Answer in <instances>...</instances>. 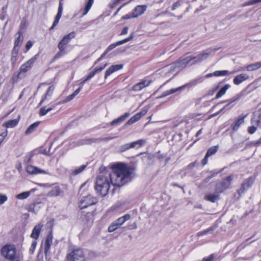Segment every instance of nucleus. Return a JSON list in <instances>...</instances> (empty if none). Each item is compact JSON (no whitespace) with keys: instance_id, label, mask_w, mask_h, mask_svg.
Wrapping results in <instances>:
<instances>
[{"instance_id":"nucleus-31","label":"nucleus","mask_w":261,"mask_h":261,"mask_svg":"<svg viewBox=\"0 0 261 261\" xmlns=\"http://www.w3.org/2000/svg\"><path fill=\"white\" fill-rule=\"evenodd\" d=\"M39 122H36L33 124H32L31 125L29 126V127L26 129L25 132V134L26 135H28L32 133L36 128L38 127L39 125Z\"/></svg>"},{"instance_id":"nucleus-32","label":"nucleus","mask_w":261,"mask_h":261,"mask_svg":"<svg viewBox=\"0 0 261 261\" xmlns=\"http://www.w3.org/2000/svg\"><path fill=\"white\" fill-rule=\"evenodd\" d=\"M217 193H214L213 194H210L206 195L205 196V199L212 202H215L216 201L218 200L219 199V195L218 194L219 193L217 192Z\"/></svg>"},{"instance_id":"nucleus-27","label":"nucleus","mask_w":261,"mask_h":261,"mask_svg":"<svg viewBox=\"0 0 261 261\" xmlns=\"http://www.w3.org/2000/svg\"><path fill=\"white\" fill-rule=\"evenodd\" d=\"M129 116V113L128 112L125 113L124 115L121 116L120 117L117 119L113 120L111 122V125H116L120 123L122 121H123L125 119H126Z\"/></svg>"},{"instance_id":"nucleus-12","label":"nucleus","mask_w":261,"mask_h":261,"mask_svg":"<svg viewBox=\"0 0 261 261\" xmlns=\"http://www.w3.org/2000/svg\"><path fill=\"white\" fill-rule=\"evenodd\" d=\"M145 142L144 140H139L132 143H127L120 147V150L122 152L125 151L130 148L139 147Z\"/></svg>"},{"instance_id":"nucleus-8","label":"nucleus","mask_w":261,"mask_h":261,"mask_svg":"<svg viewBox=\"0 0 261 261\" xmlns=\"http://www.w3.org/2000/svg\"><path fill=\"white\" fill-rule=\"evenodd\" d=\"M232 180V176H228L222 182L218 183L216 185V191L218 193H221L224 190L228 189L230 186Z\"/></svg>"},{"instance_id":"nucleus-54","label":"nucleus","mask_w":261,"mask_h":261,"mask_svg":"<svg viewBox=\"0 0 261 261\" xmlns=\"http://www.w3.org/2000/svg\"><path fill=\"white\" fill-rule=\"evenodd\" d=\"M128 27H124L121 33L120 34V35H124L125 34H127L128 33Z\"/></svg>"},{"instance_id":"nucleus-9","label":"nucleus","mask_w":261,"mask_h":261,"mask_svg":"<svg viewBox=\"0 0 261 261\" xmlns=\"http://www.w3.org/2000/svg\"><path fill=\"white\" fill-rule=\"evenodd\" d=\"M75 34L74 32H72L68 35H65L58 44V47L59 49L66 50L67 44L72 39L75 37Z\"/></svg>"},{"instance_id":"nucleus-58","label":"nucleus","mask_w":261,"mask_h":261,"mask_svg":"<svg viewBox=\"0 0 261 261\" xmlns=\"http://www.w3.org/2000/svg\"><path fill=\"white\" fill-rule=\"evenodd\" d=\"M213 74H214V72L213 73H208L204 76V78L205 79V78H209L210 77H212V76H214Z\"/></svg>"},{"instance_id":"nucleus-37","label":"nucleus","mask_w":261,"mask_h":261,"mask_svg":"<svg viewBox=\"0 0 261 261\" xmlns=\"http://www.w3.org/2000/svg\"><path fill=\"white\" fill-rule=\"evenodd\" d=\"M31 192L30 191H25L22 193H19L16 195V198L18 199L23 200L27 198L30 195Z\"/></svg>"},{"instance_id":"nucleus-62","label":"nucleus","mask_w":261,"mask_h":261,"mask_svg":"<svg viewBox=\"0 0 261 261\" xmlns=\"http://www.w3.org/2000/svg\"><path fill=\"white\" fill-rule=\"evenodd\" d=\"M88 80H86V78L85 77V79H84L80 83V85H81V86H82L87 81H88ZM82 88V87H81Z\"/></svg>"},{"instance_id":"nucleus-29","label":"nucleus","mask_w":261,"mask_h":261,"mask_svg":"<svg viewBox=\"0 0 261 261\" xmlns=\"http://www.w3.org/2000/svg\"><path fill=\"white\" fill-rule=\"evenodd\" d=\"M230 87V85L229 84H226L222 88H221L219 91L218 92L217 95H216L215 98L218 99L223 96L225 93L226 91Z\"/></svg>"},{"instance_id":"nucleus-59","label":"nucleus","mask_w":261,"mask_h":261,"mask_svg":"<svg viewBox=\"0 0 261 261\" xmlns=\"http://www.w3.org/2000/svg\"><path fill=\"white\" fill-rule=\"evenodd\" d=\"M102 140V139H95L91 140V142L97 143V142H99Z\"/></svg>"},{"instance_id":"nucleus-5","label":"nucleus","mask_w":261,"mask_h":261,"mask_svg":"<svg viewBox=\"0 0 261 261\" xmlns=\"http://www.w3.org/2000/svg\"><path fill=\"white\" fill-rule=\"evenodd\" d=\"M204 76H199L197 78L195 79L194 80L191 81L190 83L188 84H186L182 86L179 87L177 88L171 89L169 90L166 91L164 93L163 96H166L169 95L170 94H173L178 91H180L184 88H185L186 86L189 85L194 86L196 85L198 83H200L202 82L204 80Z\"/></svg>"},{"instance_id":"nucleus-43","label":"nucleus","mask_w":261,"mask_h":261,"mask_svg":"<svg viewBox=\"0 0 261 261\" xmlns=\"http://www.w3.org/2000/svg\"><path fill=\"white\" fill-rule=\"evenodd\" d=\"M85 168V165H82L79 167L77 169L74 170L72 171V174L73 175H76L79 174V173H81L84 169Z\"/></svg>"},{"instance_id":"nucleus-14","label":"nucleus","mask_w":261,"mask_h":261,"mask_svg":"<svg viewBox=\"0 0 261 261\" xmlns=\"http://www.w3.org/2000/svg\"><path fill=\"white\" fill-rule=\"evenodd\" d=\"M147 6L144 5H138L135 7L132 12V17L137 18L142 15L146 10Z\"/></svg>"},{"instance_id":"nucleus-21","label":"nucleus","mask_w":261,"mask_h":261,"mask_svg":"<svg viewBox=\"0 0 261 261\" xmlns=\"http://www.w3.org/2000/svg\"><path fill=\"white\" fill-rule=\"evenodd\" d=\"M248 78L249 76L247 74L242 73L236 76L233 79V82L235 85H240L242 82H243L244 81L248 80Z\"/></svg>"},{"instance_id":"nucleus-60","label":"nucleus","mask_w":261,"mask_h":261,"mask_svg":"<svg viewBox=\"0 0 261 261\" xmlns=\"http://www.w3.org/2000/svg\"><path fill=\"white\" fill-rule=\"evenodd\" d=\"M41 204V203H39V202L35 203L34 205V209L36 208L37 207H40Z\"/></svg>"},{"instance_id":"nucleus-3","label":"nucleus","mask_w":261,"mask_h":261,"mask_svg":"<svg viewBox=\"0 0 261 261\" xmlns=\"http://www.w3.org/2000/svg\"><path fill=\"white\" fill-rule=\"evenodd\" d=\"M192 59L190 56L183 57L180 58L177 62L171 64L168 68L170 72L178 71L186 67L188 65H191Z\"/></svg>"},{"instance_id":"nucleus-39","label":"nucleus","mask_w":261,"mask_h":261,"mask_svg":"<svg viewBox=\"0 0 261 261\" xmlns=\"http://www.w3.org/2000/svg\"><path fill=\"white\" fill-rule=\"evenodd\" d=\"M218 148V146H213L209 148L206 153V157H209L211 155L215 154L217 151Z\"/></svg>"},{"instance_id":"nucleus-55","label":"nucleus","mask_w":261,"mask_h":261,"mask_svg":"<svg viewBox=\"0 0 261 261\" xmlns=\"http://www.w3.org/2000/svg\"><path fill=\"white\" fill-rule=\"evenodd\" d=\"M212 230H213L212 228H210V229L203 230V231H202L201 232H199V234L200 235L206 234L208 233V232H209L210 231H212Z\"/></svg>"},{"instance_id":"nucleus-56","label":"nucleus","mask_w":261,"mask_h":261,"mask_svg":"<svg viewBox=\"0 0 261 261\" xmlns=\"http://www.w3.org/2000/svg\"><path fill=\"white\" fill-rule=\"evenodd\" d=\"M132 17V13L131 14H126L122 17V19H128Z\"/></svg>"},{"instance_id":"nucleus-38","label":"nucleus","mask_w":261,"mask_h":261,"mask_svg":"<svg viewBox=\"0 0 261 261\" xmlns=\"http://www.w3.org/2000/svg\"><path fill=\"white\" fill-rule=\"evenodd\" d=\"M93 2H94V0H88V1L87 3L86 6L85 7L84 12L83 13V16H84L87 14V13L89 12V10L91 9V8L93 4Z\"/></svg>"},{"instance_id":"nucleus-64","label":"nucleus","mask_w":261,"mask_h":261,"mask_svg":"<svg viewBox=\"0 0 261 261\" xmlns=\"http://www.w3.org/2000/svg\"><path fill=\"white\" fill-rule=\"evenodd\" d=\"M102 60L101 58H100V57H99L98 59H97V60L94 63V65L96 64L98 62H99L100 61H101Z\"/></svg>"},{"instance_id":"nucleus-45","label":"nucleus","mask_w":261,"mask_h":261,"mask_svg":"<svg viewBox=\"0 0 261 261\" xmlns=\"http://www.w3.org/2000/svg\"><path fill=\"white\" fill-rule=\"evenodd\" d=\"M66 53V50H61L59 49V51L57 53V54L55 55L54 58L55 59H58L60 57L64 56Z\"/></svg>"},{"instance_id":"nucleus-42","label":"nucleus","mask_w":261,"mask_h":261,"mask_svg":"<svg viewBox=\"0 0 261 261\" xmlns=\"http://www.w3.org/2000/svg\"><path fill=\"white\" fill-rule=\"evenodd\" d=\"M53 109V108H49L47 109H45V107H43L40 109L39 111V114L40 116H44L46 115L48 112L51 111Z\"/></svg>"},{"instance_id":"nucleus-17","label":"nucleus","mask_w":261,"mask_h":261,"mask_svg":"<svg viewBox=\"0 0 261 261\" xmlns=\"http://www.w3.org/2000/svg\"><path fill=\"white\" fill-rule=\"evenodd\" d=\"M62 191L60 187L58 185H54L51 188L50 191L47 193V195L50 197H57L60 196Z\"/></svg>"},{"instance_id":"nucleus-48","label":"nucleus","mask_w":261,"mask_h":261,"mask_svg":"<svg viewBox=\"0 0 261 261\" xmlns=\"http://www.w3.org/2000/svg\"><path fill=\"white\" fill-rule=\"evenodd\" d=\"M257 128V126L252 125V126L248 127V132L250 134H253L256 132Z\"/></svg>"},{"instance_id":"nucleus-13","label":"nucleus","mask_w":261,"mask_h":261,"mask_svg":"<svg viewBox=\"0 0 261 261\" xmlns=\"http://www.w3.org/2000/svg\"><path fill=\"white\" fill-rule=\"evenodd\" d=\"M27 172L31 175H35L38 174H48L47 171L38 168L35 166H33L32 165H29L27 167Z\"/></svg>"},{"instance_id":"nucleus-46","label":"nucleus","mask_w":261,"mask_h":261,"mask_svg":"<svg viewBox=\"0 0 261 261\" xmlns=\"http://www.w3.org/2000/svg\"><path fill=\"white\" fill-rule=\"evenodd\" d=\"M37 245L36 240H34L32 242L31 246L30 248L29 251L31 254H33L35 250Z\"/></svg>"},{"instance_id":"nucleus-52","label":"nucleus","mask_w":261,"mask_h":261,"mask_svg":"<svg viewBox=\"0 0 261 261\" xmlns=\"http://www.w3.org/2000/svg\"><path fill=\"white\" fill-rule=\"evenodd\" d=\"M32 46H33L32 42L31 41H28L25 45V49H26L27 51H28Z\"/></svg>"},{"instance_id":"nucleus-24","label":"nucleus","mask_w":261,"mask_h":261,"mask_svg":"<svg viewBox=\"0 0 261 261\" xmlns=\"http://www.w3.org/2000/svg\"><path fill=\"white\" fill-rule=\"evenodd\" d=\"M53 242V236L51 234H48L45 241L44 244V252L46 254L49 250L50 246Z\"/></svg>"},{"instance_id":"nucleus-53","label":"nucleus","mask_w":261,"mask_h":261,"mask_svg":"<svg viewBox=\"0 0 261 261\" xmlns=\"http://www.w3.org/2000/svg\"><path fill=\"white\" fill-rule=\"evenodd\" d=\"M251 144L254 146H257L259 145L260 144H261V138H260L259 139H258L257 141L252 142Z\"/></svg>"},{"instance_id":"nucleus-11","label":"nucleus","mask_w":261,"mask_h":261,"mask_svg":"<svg viewBox=\"0 0 261 261\" xmlns=\"http://www.w3.org/2000/svg\"><path fill=\"white\" fill-rule=\"evenodd\" d=\"M37 59V55H35L25 63L23 64L19 68V73H25L29 71L32 67Z\"/></svg>"},{"instance_id":"nucleus-41","label":"nucleus","mask_w":261,"mask_h":261,"mask_svg":"<svg viewBox=\"0 0 261 261\" xmlns=\"http://www.w3.org/2000/svg\"><path fill=\"white\" fill-rule=\"evenodd\" d=\"M134 36H135V33L134 32H132L130 35L128 37L123 39V40H122L121 41H118V44H123L125 43H126L128 41H129L130 40H131L134 37Z\"/></svg>"},{"instance_id":"nucleus-44","label":"nucleus","mask_w":261,"mask_h":261,"mask_svg":"<svg viewBox=\"0 0 261 261\" xmlns=\"http://www.w3.org/2000/svg\"><path fill=\"white\" fill-rule=\"evenodd\" d=\"M260 2L261 0H250L244 3L243 6H251Z\"/></svg>"},{"instance_id":"nucleus-35","label":"nucleus","mask_w":261,"mask_h":261,"mask_svg":"<svg viewBox=\"0 0 261 261\" xmlns=\"http://www.w3.org/2000/svg\"><path fill=\"white\" fill-rule=\"evenodd\" d=\"M81 90V87L77 89L72 94L67 96L64 100V102H67L71 100L76 95H77Z\"/></svg>"},{"instance_id":"nucleus-30","label":"nucleus","mask_w":261,"mask_h":261,"mask_svg":"<svg viewBox=\"0 0 261 261\" xmlns=\"http://www.w3.org/2000/svg\"><path fill=\"white\" fill-rule=\"evenodd\" d=\"M19 49L18 48H13L11 53V62L12 64V65H14L16 62L17 61L18 59V54Z\"/></svg>"},{"instance_id":"nucleus-49","label":"nucleus","mask_w":261,"mask_h":261,"mask_svg":"<svg viewBox=\"0 0 261 261\" xmlns=\"http://www.w3.org/2000/svg\"><path fill=\"white\" fill-rule=\"evenodd\" d=\"M119 45H120V44H118V41L116 42L115 43H113V44H111V45H110L106 49V51H108V53L112 49H114V48H115L117 46H119Z\"/></svg>"},{"instance_id":"nucleus-51","label":"nucleus","mask_w":261,"mask_h":261,"mask_svg":"<svg viewBox=\"0 0 261 261\" xmlns=\"http://www.w3.org/2000/svg\"><path fill=\"white\" fill-rule=\"evenodd\" d=\"M148 109L144 108L142 110V111L139 113H138L140 115V117H142L143 116H144L147 112Z\"/></svg>"},{"instance_id":"nucleus-26","label":"nucleus","mask_w":261,"mask_h":261,"mask_svg":"<svg viewBox=\"0 0 261 261\" xmlns=\"http://www.w3.org/2000/svg\"><path fill=\"white\" fill-rule=\"evenodd\" d=\"M107 63H106L103 66L95 68L92 71L90 72L89 74L86 77V80H89L93 77L97 72H99L102 71L107 66Z\"/></svg>"},{"instance_id":"nucleus-16","label":"nucleus","mask_w":261,"mask_h":261,"mask_svg":"<svg viewBox=\"0 0 261 261\" xmlns=\"http://www.w3.org/2000/svg\"><path fill=\"white\" fill-rule=\"evenodd\" d=\"M62 11H63V4L62 3L61 0H60L59 2V8H58V13L56 16L55 20L52 26L50 28V30H53L55 27V26L57 25V24L58 23L59 21L62 16Z\"/></svg>"},{"instance_id":"nucleus-33","label":"nucleus","mask_w":261,"mask_h":261,"mask_svg":"<svg viewBox=\"0 0 261 261\" xmlns=\"http://www.w3.org/2000/svg\"><path fill=\"white\" fill-rule=\"evenodd\" d=\"M234 73V71L230 72L228 70H220V71H216L214 72V76H225L227 75L230 74H233Z\"/></svg>"},{"instance_id":"nucleus-50","label":"nucleus","mask_w":261,"mask_h":261,"mask_svg":"<svg viewBox=\"0 0 261 261\" xmlns=\"http://www.w3.org/2000/svg\"><path fill=\"white\" fill-rule=\"evenodd\" d=\"M214 258V254H211L209 256L203 258L202 261H213Z\"/></svg>"},{"instance_id":"nucleus-1","label":"nucleus","mask_w":261,"mask_h":261,"mask_svg":"<svg viewBox=\"0 0 261 261\" xmlns=\"http://www.w3.org/2000/svg\"><path fill=\"white\" fill-rule=\"evenodd\" d=\"M111 169L112 172L108 175L101 174L97 177L95 189L102 196L107 194L111 184L120 187L130 180L131 173L125 165L115 164L111 166Z\"/></svg>"},{"instance_id":"nucleus-4","label":"nucleus","mask_w":261,"mask_h":261,"mask_svg":"<svg viewBox=\"0 0 261 261\" xmlns=\"http://www.w3.org/2000/svg\"><path fill=\"white\" fill-rule=\"evenodd\" d=\"M66 259L67 261H84L85 254L83 251L79 248L69 249Z\"/></svg>"},{"instance_id":"nucleus-40","label":"nucleus","mask_w":261,"mask_h":261,"mask_svg":"<svg viewBox=\"0 0 261 261\" xmlns=\"http://www.w3.org/2000/svg\"><path fill=\"white\" fill-rule=\"evenodd\" d=\"M251 123L252 125L258 126L260 123V118L258 116H255V115L252 117L251 119Z\"/></svg>"},{"instance_id":"nucleus-7","label":"nucleus","mask_w":261,"mask_h":261,"mask_svg":"<svg viewBox=\"0 0 261 261\" xmlns=\"http://www.w3.org/2000/svg\"><path fill=\"white\" fill-rule=\"evenodd\" d=\"M96 202L95 198L91 195L83 197L79 202V207L81 209L86 208L87 207L93 205Z\"/></svg>"},{"instance_id":"nucleus-28","label":"nucleus","mask_w":261,"mask_h":261,"mask_svg":"<svg viewBox=\"0 0 261 261\" xmlns=\"http://www.w3.org/2000/svg\"><path fill=\"white\" fill-rule=\"evenodd\" d=\"M246 117V115H241L238 118L236 122L233 126V130H237L239 127L244 122V119Z\"/></svg>"},{"instance_id":"nucleus-2","label":"nucleus","mask_w":261,"mask_h":261,"mask_svg":"<svg viewBox=\"0 0 261 261\" xmlns=\"http://www.w3.org/2000/svg\"><path fill=\"white\" fill-rule=\"evenodd\" d=\"M2 256L9 261H21L22 257L13 244H6L1 250Z\"/></svg>"},{"instance_id":"nucleus-6","label":"nucleus","mask_w":261,"mask_h":261,"mask_svg":"<svg viewBox=\"0 0 261 261\" xmlns=\"http://www.w3.org/2000/svg\"><path fill=\"white\" fill-rule=\"evenodd\" d=\"M130 218V216L129 214H125L123 216L119 218L114 222H113L108 227L109 232H113L114 231L120 227L125 222L128 220Z\"/></svg>"},{"instance_id":"nucleus-20","label":"nucleus","mask_w":261,"mask_h":261,"mask_svg":"<svg viewBox=\"0 0 261 261\" xmlns=\"http://www.w3.org/2000/svg\"><path fill=\"white\" fill-rule=\"evenodd\" d=\"M244 92L242 91L240 93L237 94L236 95H235L234 97H232L231 99L226 100V101L228 102V104L224 106L222 109H221L220 111H223L224 110L228 109V107L230 104L239 100L241 97H242L244 96Z\"/></svg>"},{"instance_id":"nucleus-18","label":"nucleus","mask_w":261,"mask_h":261,"mask_svg":"<svg viewBox=\"0 0 261 261\" xmlns=\"http://www.w3.org/2000/svg\"><path fill=\"white\" fill-rule=\"evenodd\" d=\"M123 66L122 65H115L111 66L105 72V79H107L108 76L110 75L111 74L115 71H117L122 68Z\"/></svg>"},{"instance_id":"nucleus-19","label":"nucleus","mask_w":261,"mask_h":261,"mask_svg":"<svg viewBox=\"0 0 261 261\" xmlns=\"http://www.w3.org/2000/svg\"><path fill=\"white\" fill-rule=\"evenodd\" d=\"M42 227L43 225L41 224H39L37 225H36L32 230L31 237L35 240H36L40 235Z\"/></svg>"},{"instance_id":"nucleus-22","label":"nucleus","mask_w":261,"mask_h":261,"mask_svg":"<svg viewBox=\"0 0 261 261\" xmlns=\"http://www.w3.org/2000/svg\"><path fill=\"white\" fill-rule=\"evenodd\" d=\"M20 119V116L18 117L17 118L13 119V120H10L8 121H6L5 123L3 124V126L6 127V128H13L16 126L19 121Z\"/></svg>"},{"instance_id":"nucleus-47","label":"nucleus","mask_w":261,"mask_h":261,"mask_svg":"<svg viewBox=\"0 0 261 261\" xmlns=\"http://www.w3.org/2000/svg\"><path fill=\"white\" fill-rule=\"evenodd\" d=\"M8 200V197L6 195L0 194V205L3 204Z\"/></svg>"},{"instance_id":"nucleus-63","label":"nucleus","mask_w":261,"mask_h":261,"mask_svg":"<svg viewBox=\"0 0 261 261\" xmlns=\"http://www.w3.org/2000/svg\"><path fill=\"white\" fill-rule=\"evenodd\" d=\"M108 53V51L105 50L104 51V53L101 55V56L100 57V58L102 59L104 58V57L105 56V55Z\"/></svg>"},{"instance_id":"nucleus-36","label":"nucleus","mask_w":261,"mask_h":261,"mask_svg":"<svg viewBox=\"0 0 261 261\" xmlns=\"http://www.w3.org/2000/svg\"><path fill=\"white\" fill-rule=\"evenodd\" d=\"M140 115L138 113H137L133 117H132L130 119H129L128 121L126 122V124L127 125H132L138 121L140 119H141Z\"/></svg>"},{"instance_id":"nucleus-23","label":"nucleus","mask_w":261,"mask_h":261,"mask_svg":"<svg viewBox=\"0 0 261 261\" xmlns=\"http://www.w3.org/2000/svg\"><path fill=\"white\" fill-rule=\"evenodd\" d=\"M150 81H147L146 80H143L141 82L134 85L133 87V89L134 91H139L143 88L149 86L150 84Z\"/></svg>"},{"instance_id":"nucleus-34","label":"nucleus","mask_w":261,"mask_h":261,"mask_svg":"<svg viewBox=\"0 0 261 261\" xmlns=\"http://www.w3.org/2000/svg\"><path fill=\"white\" fill-rule=\"evenodd\" d=\"M261 67V62H256L250 65H249L246 67V69L248 71H253L256 70Z\"/></svg>"},{"instance_id":"nucleus-15","label":"nucleus","mask_w":261,"mask_h":261,"mask_svg":"<svg viewBox=\"0 0 261 261\" xmlns=\"http://www.w3.org/2000/svg\"><path fill=\"white\" fill-rule=\"evenodd\" d=\"M54 89H55V87L53 85L50 86L47 88L46 93L42 96L39 105H41L45 101H48L50 99V98L53 94Z\"/></svg>"},{"instance_id":"nucleus-10","label":"nucleus","mask_w":261,"mask_h":261,"mask_svg":"<svg viewBox=\"0 0 261 261\" xmlns=\"http://www.w3.org/2000/svg\"><path fill=\"white\" fill-rule=\"evenodd\" d=\"M211 51L206 50L195 56H190L192 59L191 65H194L206 59L210 55Z\"/></svg>"},{"instance_id":"nucleus-25","label":"nucleus","mask_w":261,"mask_h":261,"mask_svg":"<svg viewBox=\"0 0 261 261\" xmlns=\"http://www.w3.org/2000/svg\"><path fill=\"white\" fill-rule=\"evenodd\" d=\"M16 35H17V37L15 40L14 41V45L13 48H18L19 49L22 41H23V36L22 33L20 32H19Z\"/></svg>"},{"instance_id":"nucleus-61","label":"nucleus","mask_w":261,"mask_h":261,"mask_svg":"<svg viewBox=\"0 0 261 261\" xmlns=\"http://www.w3.org/2000/svg\"><path fill=\"white\" fill-rule=\"evenodd\" d=\"M179 6V4L178 3H175L174 4L173 6V8H172V9L173 10H175L176 9V8L177 7H178Z\"/></svg>"},{"instance_id":"nucleus-57","label":"nucleus","mask_w":261,"mask_h":261,"mask_svg":"<svg viewBox=\"0 0 261 261\" xmlns=\"http://www.w3.org/2000/svg\"><path fill=\"white\" fill-rule=\"evenodd\" d=\"M208 157H206V154L205 155L204 158L202 160V164L203 165H205L207 163V158Z\"/></svg>"}]
</instances>
